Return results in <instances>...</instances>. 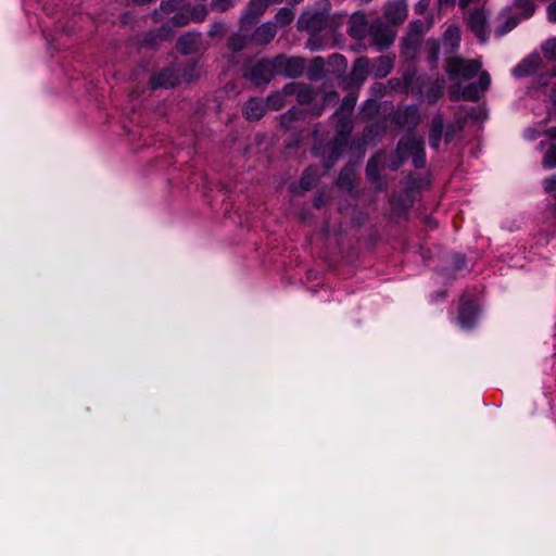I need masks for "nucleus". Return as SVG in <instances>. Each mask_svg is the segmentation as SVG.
Masks as SVG:
<instances>
[{"label":"nucleus","mask_w":556,"mask_h":556,"mask_svg":"<svg viewBox=\"0 0 556 556\" xmlns=\"http://www.w3.org/2000/svg\"><path fill=\"white\" fill-rule=\"evenodd\" d=\"M329 12L330 2L328 0L320 1L318 3V9L306 11L301 14L298 21V28L311 34L321 31L328 23Z\"/></svg>","instance_id":"1"},{"label":"nucleus","mask_w":556,"mask_h":556,"mask_svg":"<svg viewBox=\"0 0 556 556\" xmlns=\"http://www.w3.org/2000/svg\"><path fill=\"white\" fill-rule=\"evenodd\" d=\"M482 63L479 60H465L460 56H452L446 60L445 71L452 79H471L480 75Z\"/></svg>","instance_id":"2"},{"label":"nucleus","mask_w":556,"mask_h":556,"mask_svg":"<svg viewBox=\"0 0 556 556\" xmlns=\"http://www.w3.org/2000/svg\"><path fill=\"white\" fill-rule=\"evenodd\" d=\"M397 150L400 153H407V157L412 156L416 168H422L426 165L425 141L422 138H417L410 132L400 139Z\"/></svg>","instance_id":"3"},{"label":"nucleus","mask_w":556,"mask_h":556,"mask_svg":"<svg viewBox=\"0 0 556 556\" xmlns=\"http://www.w3.org/2000/svg\"><path fill=\"white\" fill-rule=\"evenodd\" d=\"M274 60L276 75H282L290 78L301 76L305 68V62L302 58H288L283 54L277 55Z\"/></svg>","instance_id":"4"},{"label":"nucleus","mask_w":556,"mask_h":556,"mask_svg":"<svg viewBox=\"0 0 556 556\" xmlns=\"http://www.w3.org/2000/svg\"><path fill=\"white\" fill-rule=\"evenodd\" d=\"M275 75L276 71L273 59L257 62L245 73V77L255 86L267 85Z\"/></svg>","instance_id":"5"},{"label":"nucleus","mask_w":556,"mask_h":556,"mask_svg":"<svg viewBox=\"0 0 556 556\" xmlns=\"http://www.w3.org/2000/svg\"><path fill=\"white\" fill-rule=\"evenodd\" d=\"M491 85V77L488 72H480L477 84H469L464 87L460 98L466 101H478L481 93L489 89ZM459 96H456L454 91L451 92V100H458Z\"/></svg>","instance_id":"6"},{"label":"nucleus","mask_w":556,"mask_h":556,"mask_svg":"<svg viewBox=\"0 0 556 556\" xmlns=\"http://www.w3.org/2000/svg\"><path fill=\"white\" fill-rule=\"evenodd\" d=\"M367 33L370 37V43L378 51L387 49L394 40L393 31L380 21L371 23Z\"/></svg>","instance_id":"7"},{"label":"nucleus","mask_w":556,"mask_h":556,"mask_svg":"<svg viewBox=\"0 0 556 556\" xmlns=\"http://www.w3.org/2000/svg\"><path fill=\"white\" fill-rule=\"evenodd\" d=\"M467 25L469 29L484 42L489 35L488 16L483 9H475L468 14Z\"/></svg>","instance_id":"8"},{"label":"nucleus","mask_w":556,"mask_h":556,"mask_svg":"<svg viewBox=\"0 0 556 556\" xmlns=\"http://www.w3.org/2000/svg\"><path fill=\"white\" fill-rule=\"evenodd\" d=\"M267 8L266 0H251L240 17L242 28L256 24Z\"/></svg>","instance_id":"9"},{"label":"nucleus","mask_w":556,"mask_h":556,"mask_svg":"<svg viewBox=\"0 0 556 556\" xmlns=\"http://www.w3.org/2000/svg\"><path fill=\"white\" fill-rule=\"evenodd\" d=\"M394 122L400 127L414 129L419 123V110L415 105L399 109L394 114Z\"/></svg>","instance_id":"10"},{"label":"nucleus","mask_w":556,"mask_h":556,"mask_svg":"<svg viewBox=\"0 0 556 556\" xmlns=\"http://www.w3.org/2000/svg\"><path fill=\"white\" fill-rule=\"evenodd\" d=\"M176 46L182 54L195 53L202 47V35L193 31L186 33L178 38Z\"/></svg>","instance_id":"11"},{"label":"nucleus","mask_w":556,"mask_h":556,"mask_svg":"<svg viewBox=\"0 0 556 556\" xmlns=\"http://www.w3.org/2000/svg\"><path fill=\"white\" fill-rule=\"evenodd\" d=\"M368 28V21L364 12L357 11L350 16L348 34L351 37L362 39L366 36Z\"/></svg>","instance_id":"12"},{"label":"nucleus","mask_w":556,"mask_h":556,"mask_svg":"<svg viewBox=\"0 0 556 556\" xmlns=\"http://www.w3.org/2000/svg\"><path fill=\"white\" fill-rule=\"evenodd\" d=\"M407 4L404 0L389 2L384 9V17L393 24L403 23L407 17Z\"/></svg>","instance_id":"13"},{"label":"nucleus","mask_w":556,"mask_h":556,"mask_svg":"<svg viewBox=\"0 0 556 556\" xmlns=\"http://www.w3.org/2000/svg\"><path fill=\"white\" fill-rule=\"evenodd\" d=\"M542 59L539 54H531L513 68V75L517 78L528 77L540 68Z\"/></svg>","instance_id":"14"},{"label":"nucleus","mask_w":556,"mask_h":556,"mask_svg":"<svg viewBox=\"0 0 556 556\" xmlns=\"http://www.w3.org/2000/svg\"><path fill=\"white\" fill-rule=\"evenodd\" d=\"M283 93L289 96H295L298 102L302 104H308L314 99L313 89L305 84L290 83L283 87Z\"/></svg>","instance_id":"15"},{"label":"nucleus","mask_w":556,"mask_h":556,"mask_svg":"<svg viewBox=\"0 0 556 556\" xmlns=\"http://www.w3.org/2000/svg\"><path fill=\"white\" fill-rule=\"evenodd\" d=\"M277 34V27L274 22H265L254 29L251 35V42L255 45L269 43Z\"/></svg>","instance_id":"16"},{"label":"nucleus","mask_w":556,"mask_h":556,"mask_svg":"<svg viewBox=\"0 0 556 556\" xmlns=\"http://www.w3.org/2000/svg\"><path fill=\"white\" fill-rule=\"evenodd\" d=\"M393 64L394 56L381 55L374 60V62H370V74L375 78H384L391 73Z\"/></svg>","instance_id":"17"},{"label":"nucleus","mask_w":556,"mask_h":556,"mask_svg":"<svg viewBox=\"0 0 556 556\" xmlns=\"http://www.w3.org/2000/svg\"><path fill=\"white\" fill-rule=\"evenodd\" d=\"M460 45V29L457 25H450L442 38V46L445 53H454Z\"/></svg>","instance_id":"18"},{"label":"nucleus","mask_w":556,"mask_h":556,"mask_svg":"<svg viewBox=\"0 0 556 556\" xmlns=\"http://www.w3.org/2000/svg\"><path fill=\"white\" fill-rule=\"evenodd\" d=\"M179 84V76L174 68H165L151 78L152 88H170Z\"/></svg>","instance_id":"19"},{"label":"nucleus","mask_w":556,"mask_h":556,"mask_svg":"<svg viewBox=\"0 0 556 556\" xmlns=\"http://www.w3.org/2000/svg\"><path fill=\"white\" fill-rule=\"evenodd\" d=\"M544 134L551 139V143L542 159V166L553 169L556 167V127L546 129Z\"/></svg>","instance_id":"20"},{"label":"nucleus","mask_w":556,"mask_h":556,"mask_svg":"<svg viewBox=\"0 0 556 556\" xmlns=\"http://www.w3.org/2000/svg\"><path fill=\"white\" fill-rule=\"evenodd\" d=\"M478 317V308L473 302H465L459 308L458 321L465 329L473 327Z\"/></svg>","instance_id":"21"},{"label":"nucleus","mask_w":556,"mask_h":556,"mask_svg":"<svg viewBox=\"0 0 556 556\" xmlns=\"http://www.w3.org/2000/svg\"><path fill=\"white\" fill-rule=\"evenodd\" d=\"M370 74V60L368 58H358L352 68L351 79L359 86L362 85L367 76Z\"/></svg>","instance_id":"22"},{"label":"nucleus","mask_w":556,"mask_h":556,"mask_svg":"<svg viewBox=\"0 0 556 556\" xmlns=\"http://www.w3.org/2000/svg\"><path fill=\"white\" fill-rule=\"evenodd\" d=\"M250 41L251 36L249 35V27L242 28V24H240L239 31L233 33L228 38L227 47L232 52H239L243 50Z\"/></svg>","instance_id":"23"},{"label":"nucleus","mask_w":556,"mask_h":556,"mask_svg":"<svg viewBox=\"0 0 556 556\" xmlns=\"http://www.w3.org/2000/svg\"><path fill=\"white\" fill-rule=\"evenodd\" d=\"M266 105L262 99H250L243 106V114L249 121H258L265 113Z\"/></svg>","instance_id":"24"},{"label":"nucleus","mask_w":556,"mask_h":556,"mask_svg":"<svg viewBox=\"0 0 556 556\" xmlns=\"http://www.w3.org/2000/svg\"><path fill=\"white\" fill-rule=\"evenodd\" d=\"M444 123L441 115H435L430 125L429 144L431 148L438 150L443 134Z\"/></svg>","instance_id":"25"},{"label":"nucleus","mask_w":556,"mask_h":556,"mask_svg":"<svg viewBox=\"0 0 556 556\" xmlns=\"http://www.w3.org/2000/svg\"><path fill=\"white\" fill-rule=\"evenodd\" d=\"M543 49H544L546 56H548L549 59L556 60V38L549 39L548 41H546ZM546 76L556 77V67L553 70H547L546 75H543V74L540 75V77L538 79V84L540 86H545L547 84Z\"/></svg>","instance_id":"26"},{"label":"nucleus","mask_w":556,"mask_h":556,"mask_svg":"<svg viewBox=\"0 0 556 556\" xmlns=\"http://www.w3.org/2000/svg\"><path fill=\"white\" fill-rule=\"evenodd\" d=\"M348 140L344 138H336L331 143V151L328 161L325 163L326 169H330L333 164L339 160L345 150Z\"/></svg>","instance_id":"27"},{"label":"nucleus","mask_w":556,"mask_h":556,"mask_svg":"<svg viewBox=\"0 0 556 556\" xmlns=\"http://www.w3.org/2000/svg\"><path fill=\"white\" fill-rule=\"evenodd\" d=\"M422 26L424 24L420 21H415L414 23H412L410 31L404 39V46L406 49L412 48L413 50H415L419 46Z\"/></svg>","instance_id":"28"},{"label":"nucleus","mask_w":556,"mask_h":556,"mask_svg":"<svg viewBox=\"0 0 556 556\" xmlns=\"http://www.w3.org/2000/svg\"><path fill=\"white\" fill-rule=\"evenodd\" d=\"M510 9L509 8H506L502 14H501V17L505 18L503 25L498 26L495 30V35L501 37L505 34H507L508 31H510L511 29H514L518 23H519V20L518 17L516 16H510Z\"/></svg>","instance_id":"29"},{"label":"nucleus","mask_w":556,"mask_h":556,"mask_svg":"<svg viewBox=\"0 0 556 556\" xmlns=\"http://www.w3.org/2000/svg\"><path fill=\"white\" fill-rule=\"evenodd\" d=\"M334 115L339 116L338 123L336 126V129L338 132V138H344L345 140H348V137H349L350 132L352 131L351 115L340 114L339 112H337Z\"/></svg>","instance_id":"30"},{"label":"nucleus","mask_w":556,"mask_h":556,"mask_svg":"<svg viewBox=\"0 0 556 556\" xmlns=\"http://www.w3.org/2000/svg\"><path fill=\"white\" fill-rule=\"evenodd\" d=\"M319 178V170L316 167H308L302 175L300 186L303 190H311L316 186Z\"/></svg>","instance_id":"31"},{"label":"nucleus","mask_w":556,"mask_h":556,"mask_svg":"<svg viewBox=\"0 0 556 556\" xmlns=\"http://www.w3.org/2000/svg\"><path fill=\"white\" fill-rule=\"evenodd\" d=\"M382 156V153L376 154L371 159H369L367 166H366V176L368 180L372 182H378L380 178V159Z\"/></svg>","instance_id":"32"},{"label":"nucleus","mask_w":556,"mask_h":556,"mask_svg":"<svg viewBox=\"0 0 556 556\" xmlns=\"http://www.w3.org/2000/svg\"><path fill=\"white\" fill-rule=\"evenodd\" d=\"M384 132V128L379 124H371L367 126L363 134L364 142L371 144L376 142L377 138H380Z\"/></svg>","instance_id":"33"},{"label":"nucleus","mask_w":556,"mask_h":556,"mask_svg":"<svg viewBox=\"0 0 556 556\" xmlns=\"http://www.w3.org/2000/svg\"><path fill=\"white\" fill-rule=\"evenodd\" d=\"M287 96L283 93V89L268 94L265 102L266 108L274 111L280 110L285 105V97Z\"/></svg>","instance_id":"34"},{"label":"nucleus","mask_w":556,"mask_h":556,"mask_svg":"<svg viewBox=\"0 0 556 556\" xmlns=\"http://www.w3.org/2000/svg\"><path fill=\"white\" fill-rule=\"evenodd\" d=\"M294 18V13L292 12L291 9H288V8H281L276 16H275V24H276V27L279 26V27H285L289 24L292 23Z\"/></svg>","instance_id":"35"},{"label":"nucleus","mask_w":556,"mask_h":556,"mask_svg":"<svg viewBox=\"0 0 556 556\" xmlns=\"http://www.w3.org/2000/svg\"><path fill=\"white\" fill-rule=\"evenodd\" d=\"M170 22L175 27L186 26L190 22L189 8L178 10V12L172 16Z\"/></svg>","instance_id":"36"},{"label":"nucleus","mask_w":556,"mask_h":556,"mask_svg":"<svg viewBox=\"0 0 556 556\" xmlns=\"http://www.w3.org/2000/svg\"><path fill=\"white\" fill-rule=\"evenodd\" d=\"M428 59L431 63H437L440 55L441 43L437 39H429L426 42Z\"/></svg>","instance_id":"37"},{"label":"nucleus","mask_w":556,"mask_h":556,"mask_svg":"<svg viewBox=\"0 0 556 556\" xmlns=\"http://www.w3.org/2000/svg\"><path fill=\"white\" fill-rule=\"evenodd\" d=\"M337 184L340 188L350 190L353 186V170L351 168H344L341 170Z\"/></svg>","instance_id":"38"},{"label":"nucleus","mask_w":556,"mask_h":556,"mask_svg":"<svg viewBox=\"0 0 556 556\" xmlns=\"http://www.w3.org/2000/svg\"><path fill=\"white\" fill-rule=\"evenodd\" d=\"M184 0H162L160 4V11L166 14L173 13L176 10H180Z\"/></svg>","instance_id":"39"},{"label":"nucleus","mask_w":556,"mask_h":556,"mask_svg":"<svg viewBox=\"0 0 556 556\" xmlns=\"http://www.w3.org/2000/svg\"><path fill=\"white\" fill-rule=\"evenodd\" d=\"M190 21L202 22L207 15V9L204 4H199L193 8H189Z\"/></svg>","instance_id":"40"},{"label":"nucleus","mask_w":556,"mask_h":556,"mask_svg":"<svg viewBox=\"0 0 556 556\" xmlns=\"http://www.w3.org/2000/svg\"><path fill=\"white\" fill-rule=\"evenodd\" d=\"M301 112L296 111L295 109L289 110L287 113L282 114L280 116V124L285 128H290L291 123L295 119H298Z\"/></svg>","instance_id":"41"},{"label":"nucleus","mask_w":556,"mask_h":556,"mask_svg":"<svg viewBox=\"0 0 556 556\" xmlns=\"http://www.w3.org/2000/svg\"><path fill=\"white\" fill-rule=\"evenodd\" d=\"M357 98L353 93H349L341 102V111H346V114L351 115L352 110L356 104Z\"/></svg>","instance_id":"42"},{"label":"nucleus","mask_w":556,"mask_h":556,"mask_svg":"<svg viewBox=\"0 0 556 556\" xmlns=\"http://www.w3.org/2000/svg\"><path fill=\"white\" fill-rule=\"evenodd\" d=\"M233 7V0H212L211 9L217 12H225Z\"/></svg>","instance_id":"43"},{"label":"nucleus","mask_w":556,"mask_h":556,"mask_svg":"<svg viewBox=\"0 0 556 556\" xmlns=\"http://www.w3.org/2000/svg\"><path fill=\"white\" fill-rule=\"evenodd\" d=\"M407 159V153H400L399 150L396 149L395 151V157L393 160L390 161L388 167L391 169V170H397L400 168V166L404 163V161Z\"/></svg>","instance_id":"44"},{"label":"nucleus","mask_w":556,"mask_h":556,"mask_svg":"<svg viewBox=\"0 0 556 556\" xmlns=\"http://www.w3.org/2000/svg\"><path fill=\"white\" fill-rule=\"evenodd\" d=\"M226 30V25L223 22H215L210 26L207 31L210 37H216L223 35Z\"/></svg>","instance_id":"45"},{"label":"nucleus","mask_w":556,"mask_h":556,"mask_svg":"<svg viewBox=\"0 0 556 556\" xmlns=\"http://www.w3.org/2000/svg\"><path fill=\"white\" fill-rule=\"evenodd\" d=\"M378 111V104L375 100H368L363 109V113L366 117L370 118L374 113Z\"/></svg>","instance_id":"46"},{"label":"nucleus","mask_w":556,"mask_h":556,"mask_svg":"<svg viewBox=\"0 0 556 556\" xmlns=\"http://www.w3.org/2000/svg\"><path fill=\"white\" fill-rule=\"evenodd\" d=\"M441 87L439 86H432L430 90L427 93V100L429 103H433L438 100V98L441 96Z\"/></svg>","instance_id":"47"},{"label":"nucleus","mask_w":556,"mask_h":556,"mask_svg":"<svg viewBox=\"0 0 556 556\" xmlns=\"http://www.w3.org/2000/svg\"><path fill=\"white\" fill-rule=\"evenodd\" d=\"M156 37L161 40H168L173 37V30L169 26H162L157 30Z\"/></svg>","instance_id":"48"},{"label":"nucleus","mask_w":556,"mask_h":556,"mask_svg":"<svg viewBox=\"0 0 556 556\" xmlns=\"http://www.w3.org/2000/svg\"><path fill=\"white\" fill-rule=\"evenodd\" d=\"M547 20L552 23H556V0H553L546 8Z\"/></svg>","instance_id":"49"},{"label":"nucleus","mask_w":556,"mask_h":556,"mask_svg":"<svg viewBox=\"0 0 556 556\" xmlns=\"http://www.w3.org/2000/svg\"><path fill=\"white\" fill-rule=\"evenodd\" d=\"M543 188L546 192H552L556 189V176L548 177L543 182Z\"/></svg>","instance_id":"50"},{"label":"nucleus","mask_w":556,"mask_h":556,"mask_svg":"<svg viewBox=\"0 0 556 556\" xmlns=\"http://www.w3.org/2000/svg\"><path fill=\"white\" fill-rule=\"evenodd\" d=\"M374 96L382 97L386 93V86L383 84H374L370 88Z\"/></svg>","instance_id":"51"},{"label":"nucleus","mask_w":556,"mask_h":556,"mask_svg":"<svg viewBox=\"0 0 556 556\" xmlns=\"http://www.w3.org/2000/svg\"><path fill=\"white\" fill-rule=\"evenodd\" d=\"M330 60L336 63L338 66H343L345 67L346 66V61H345V58L341 54H332V56L330 58Z\"/></svg>","instance_id":"52"},{"label":"nucleus","mask_w":556,"mask_h":556,"mask_svg":"<svg viewBox=\"0 0 556 556\" xmlns=\"http://www.w3.org/2000/svg\"><path fill=\"white\" fill-rule=\"evenodd\" d=\"M338 99H339V96L337 92H329L325 97V102L326 103L336 102Z\"/></svg>","instance_id":"53"},{"label":"nucleus","mask_w":556,"mask_h":556,"mask_svg":"<svg viewBox=\"0 0 556 556\" xmlns=\"http://www.w3.org/2000/svg\"><path fill=\"white\" fill-rule=\"evenodd\" d=\"M430 0H420V2L416 7L417 13H422V11L428 7Z\"/></svg>","instance_id":"54"},{"label":"nucleus","mask_w":556,"mask_h":556,"mask_svg":"<svg viewBox=\"0 0 556 556\" xmlns=\"http://www.w3.org/2000/svg\"><path fill=\"white\" fill-rule=\"evenodd\" d=\"M540 136L539 131H536L535 129H528L526 131V137L530 140H534L536 139L538 137Z\"/></svg>","instance_id":"55"},{"label":"nucleus","mask_w":556,"mask_h":556,"mask_svg":"<svg viewBox=\"0 0 556 556\" xmlns=\"http://www.w3.org/2000/svg\"><path fill=\"white\" fill-rule=\"evenodd\" d=\"M477 0H459L458 4L459 7L462 8H466L468 7L469 4L476 2Z\"/></svg>","instance_id":"56"},{"label":"nucleus","mask_w":556,"mask_h":556,"mask_svg":"<svg viewBox=\"0 0 556 556\" xmlns=\"http://www.w3.org/2000/svg\"><path fill=\"white\" fill-rule=\"evenodd\" d=\"M314 64H315L316 66H318V67H323V65H324V61H323V59H321V58H315V59H314Z\"/></svg>","instance_id":"57"},{"label":"nucleus","mask_w":556,"mask_h":556,"mask_svg":"<svg viewBox=\"0 0 556 556\" xmlns=\"http://www.w3.org/2000/svg\"><path fill=\"white\" fill-rule=\"evenodd\" d=\"M389 85L392 87V88H396V86L400 85V81L397 79H390L389 80Z\"/></svg>","instance_id":"58"},{"label":"nucleus","mask_w":556,"mask_h":556,"mask_svg":"<svg viewBox=\"0 0 556 556\" xmlns=\"http://www.w3.org/2000/svg\"><path fill=\"white\" fill-rule=\"evenodd\" d=\"M321 203H323V201H321V199H319V198H316V199H315V201H314V205H315L317 208L321 207Z\"/></svg>","instance_id":"59"},{"label":"nucleus","mask_w":556,"mask_h":556,"mask_svg":"<svg viewBox=\"0 0 556 556\" xmlns=\"http://www.w3.org/2000/svg\"><path fill=\"white\" fill-rule=\"evenodd\" d=\"M552 100H553L554 104H556V85L553 87Z\"/></svg>","instance_id":"60"},{"label":"nucleus","mask_w":556,"mask_h":556,"mask_svg":"<svg viewBox=\"0 0 556 556\" xmlns=\"http://www.w3.org/2000/svg\"><path fill=\"white\" fill-rule=\"evenodd\" d=\"M282 0H266L267 2V5L269 7L270 4H276V3H279L281 2Z\"/></svg>","instance_id":"61"},{"label":"nucleus","mask_w":556,"mask_h":556,"mask_svg":"<svg viewBox=\"0 0 556 556\" xmlns=\"http://www.w3.org/2000/svg\"><path fill=\"white\" fill-rule=\"evenodd\" d=\"M184 78L186 81H191L193 79V76L185 74Z\"/></svg>","instance_id":"62"},{"label":"nucleus","mask_w":556,"mask_h":556,"mask_svg":"<svg viewBox=\"0 0 556 556\" xmlns=\"http://www.w3.org/2000/svg\"><path fill=\"white\" fill-rule=\"evenodd\" d=\"M359 4L370 3L372 0H356Z\"/></svg>","instance_id":"63"},{"label":"nucleus","mask_w":556,"mask_h":556,"mask_svg":"<svg viewBox=\"0 0 556 556\" xmlns=\"http://www.w3.org/2000/svg\"><path fill=\"white\" fill-rule=\"evenodd\" d=\"M545 147V141H541L538 146L539 150H542Z\"/></svg>","instance_id":"64"}]
</instances>
